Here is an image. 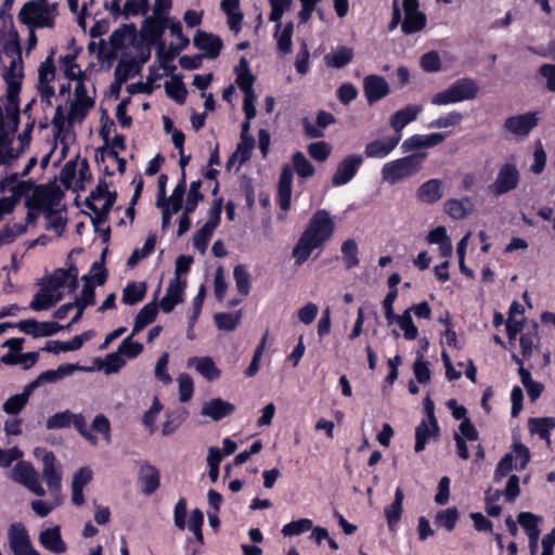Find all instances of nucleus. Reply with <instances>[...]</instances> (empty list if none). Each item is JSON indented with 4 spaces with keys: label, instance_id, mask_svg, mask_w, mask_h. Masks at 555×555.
Instances as JSON below:
<instances>
[{
    "label": "nucleus",
    "instance_id": "55",
    "mask_svg": "<svg viewBox=\"0 0 555 555\" xmlns=\"http://www.w3.org/2000/svg\"><path fill=\"white\" fill-rule=\"evenodd\" d=\"M35 186V182L33 180H23L18 181L15 185L11 188L12 195L8 196L9 201L12 203L15 208L22 197L29 196L33 188Z\"/></svg>",
    "mask_w": 555,
    "mask_h": 555
},
{
    "label": "nucleus",
    "instance_id": "6",
    "mask_svg": "<svg viewBox=\"0 0 555 555\" xmlns=\"http://www.w3.org/2000/svg\"><path fill=\"white\" fill-rule=\"evenodd\" d=\"M335 223L328 211L325 209L317 210L309 224L297 243H325L334 232Z\"/></svg>",
    "mask_w": 555,
    "mask_h": 555
},
{
    "label": "nucleus",
    "instance_id": "1",
    "mask_svg": "<svg viewBox=\"0 0 555 555\" xmlns=\"http://www.w3.org/2000/svg\"><path fill=\"white\" fill-rule=\"evenodd\" d=\"M62 192L57 186L49 184H35L29 196L24 201L27 209L25 221L36 224L40 215L59 205Z\"/></svg>",
    "mask_w": 555,
    "mask_h": 555
},
{
    "label": "nucleus",
    "instance_id": "33",
    "mask_svg": "<svg viewBox=\"0 0 555 555\" xmlns=\"http://www.w3.org/2000/svg\"><path fill=\"white\" fill-rule=\"evenodd\" d=\"M405 17L401 23V30L405 35H411L421 31L425 28L427 23L426 15L418 9H403Z\"/></svg>",
    "mask_w": 555,
    "mask_h": 555
},
{
    "label": "nucleus",
    "instance_id": "31",
    "mask_svg": "<svg viewBox=\"0 0 555 555\" xmlns=\"http://www.w3.org/2000/svg\"><path fill=\"white\" fill-rule=\"evenodd\" d=\"M138 480L141 491L150 495L159 487V473L156 467L145 463L140 467Z\"/></svg>",
    "mask_w": 555,
    "mask_h": 555
},
{
    "label": "nucleus",
    "instance_id": "48",
    "mask_svg": "<svg viewBox=\"0 0 555 555\" xmlns=\"http://www.w3.org/2000/svg\"><path fill=\"white\" fill-rule=\"evenodd\" d=\"M46 220V229L48 231H53L57 235L62 234L66 228V218L62 217V215L53 208L47 211L44 215Z\"/></svg>",
    "mask_w": 555,
    "mask_h": 555
},
{
    "label": "nucleus",
    "instance_id": "15",
    "mask_svg": "<svg viewBox=\"0 0 555 555\" xmlns=\"http://www.w3.org/2000/svg\"><path fill=\"white\" fill-rule=\"evenodd\" d=\"M402 133H395L391 137L384 139H375L366 143L364 147V155L367 158H385L387 157L399 144Z\"/></svg>",
    "mask_w": 555,
    "mask_h": 555
},
{
    "label": "nucleus",
    "instance_id": "57",
    "mask_svg": "<svg viewBox=\"0 0 555 555\" xmlns=\"http://www.w3.org/2000/svg\"><path fill=\"white\" fill-rule=\"evenodd\" d=\"M271 12L269 20L275 23V31L281 28V18L291 7L292 0H269Z\"/></svg>",
    "mask_w": 555,
    "mask_h": 555
},
{
    "label": "nucleus",
    "instance_id": "28",
    "mask_svg": "<svg viewBox=\"0 0 555 555\" xmlns=\"http://www.w3.org/2000/svg\"><path fill=\"white\" fill-rule=\"evenodd\" d=\"M438 433V424L435 415L429 412V420L423 421L415 429V446L416 452H421L425 449L426 443L430 438L435 437Z\"/></svg>",
    "mask_w": 555,
    "mask_h": 555
},
{
    "label": "nucleus",
    "instance_id": "27",
    "mask_svg": "<svg viewBox=\"0 0 555 555\" xmlns=\"http://www.w3.org/2000/svg\"><path fill=\"white\" fill-rule=\"evenodd\" d=\"M81 367L76 364H64L59 366L56 370H48L42 372L35 380L28 384L29 389L33 391L38 388L40 385L46 383H54L57 382L65 376L70 375L76 370H80Z\"/></svg>",
    "mask_w": 555,
    "mask_h": 555
},
{
    "label": "nucleus",
    "instance_id": "38",
    "mask_svg": "<svg viewBox=\"0 0 555 555\" xmlns=\"http://www.w3.org/2000/svg\"><path fill=\"white\" fill-rule=\"evenodd\" d=\"M157 311L158 309L155 301L146 304L135 317L132 335H137L146 325L151 324L155 320Z\"/></svg>",
    "mask_w": 555,
    "mask_h": 555
},
{
    "label": "nucleus",
    "instance_id": "14",
    "mask_svg": "<svg viewBox=\"0 0 555 555\" xmlns=\"http://www.w3.org/2000/svg\"><path fill=\"white\" fill-rule=\"evenodd\" d=\"M363 90L370 105L387 96L390 92L388 82L383 76L367 75L363 80Z\"/></svg>",
    "mask_w": 555,
    "mask_h": 555
},
{
    "label": "nucleus",
    "instance_id": "12",
    "mask_svg": "<svg viewBox=\"0 0 555 555\" xmlns=\"http://www.w3.org/2000/svg\"><path fill=\"white\" fill-rule=\"evenodd\" d=\"M22 91V85L17 83H10V86H7V91L4 99L7 101L5 103V113H7V119L8 124H5V128L8 127V130L11 132H16L18 130L20 126V94Z\"/></svg>",
    "mask_w": 555,
    "mask_h": 555
},
{
    "label": "nucleus",
    "instance_id": "58",
    "mask_svg": "<svg viewBox=\"0 0 555 555\" xmlns=\"http://www.w3.org/2000/svg\"><path fill=\"white\" fill-rule=\"evenodd\" d=\"M294 33V24L293 22H287L284 25L283 30L279 34V31L274 34L278 37V49L283 54H288L292 52V37Z\"/></svg>",
    "mask_w": 555,
    "mask_h": 555
},
{
    "label": "nucleus",
    "instance_id": "24",
    "mask_svg": "<svg viewBox=\"0 0 555 555\" xmlns=\"http://www.w3.org/2000/svg\"><path fill=\"white\" fill-rule=\"evenodd\" d=\"M234 405L220 398L205 401L201 409V414L210 417L212 421H220L234 411Z\"/></svg>",
    "mask_w": 555,
    "mask_h": 555
},
{
    "label": "nucleus",
    "instance_id": "35",
    "mask_svg": "<svg viewBox=\"0 0 555 555\" xmlns=\"http://www.w3.org/2000/svg\"><path fill=\"white\" fill-rule=\"evenodd\" d=\"M441 186L439 179H430L418 188L417 197L424 203L434 204L442 197Z\"/></svg>",
    "mask_w": 555,
    "mask_h": 555
},
{
    "label": "nucleus",
    "instance_id": "53",
    "mask_svg": "<svg viewBox=\"0 0 555 555\" xmlns=\"http://www.w3.org/2000/svg\"><path fill=\"white\" fill-rule=\"evenodd\" d=\"M138 70L139 68L137 67V64L133 59H121L115 68L114 78L122 82H126L129 78L133 77Z\"/></svg>",
    "mask_w": 555,
    "mask_h": 555
},
{
    "label": "nucleus",
    "instance_id": "21",
    "mask_svg": "<svg viewBox=\"0 0 555 555\" xmlns=\"http://www.w3.org/2000/svg\"><path fill=\"white\" fill-rule=\"evenodd\" d=\"M185 285V281L181 278H175L170 281L166 294L160 300V307L165 313L171 312L175 306L183 300Z\"/></svg>",
    "mask_w": 555,
    "mask_h": 555
},
{
    "label": "nucleus",
    "instance_id": "42",
    "mask_svg": "<svg viewBox=\"0 0 555 555\" xmlns=\"http://www.w3.org/2000/svg\"><path fill=\"white\" fill-rule=\"evenodd\" d=\"M157 50V57L160 62V65L168 72L172 73L176 69L175 65H168L171 63L175 57L183 50L180 49L179 46L170 44L169 48H166V42H162L158 47H156Z\"/></svg>",
    "mask_w": 555,
    "mask_h": 555
},
{
    "label": "nucleus",
    "instance_id": "36",
    "mask_svg": "<svg viewBox=\"0 0 555 555\" xmlns=\"http://www.w3.org/2000/svg\"><path fill=\"white\" fill-rule=\"evenodd\" d=\"M404 499V493L401 488H397L395 492L393 502L385 507V517L387 520V525L390 530H392L400 520L402 513V503Z\"/></svg>",
    "mask_w": 555,
    "mask_h": 555
},
{
    "label": "nucleus",
    "instance_id": "41",
    "mask_svg": "<svg viewBox=\"0 0 555 555\" xmlns=\"http://www.w3.org/2000/svg\"><path fill=\"white\" fill-rule=\"evenodd\" d=\"M518 373L521 384L525 387L530 401H535L541 396L544 386L541 383L533 380L529 370L525 369L521 365L518 369Z\"/></svg>",
    "mask_w": 555,
    "mask_h": 555
},
{
    "label": "nucleus",
    "instance_id": "17",
    "mask_svg": "<svg viewBox=\"0 0 555 555\" xmlns=\"http://www.w3.org/2000/svg\"><path fill=\"white\" fill-rule=\"evenodd\" d=\"M38 541L44 550L53 554H64L67 551V544L62 539L60 526L46 528L40 531Z\"/></svg>",
    "mask_w": 555,
    "mask_h": 555
},
{
    "label": "nucleus",
    "instance_id": "11",
    "mask_svg": "<svg viewBox=\"0 0 555 555\" xmlns=\"http://www.w3.org/2000/svg\"><path fill=\"white\" fill-rule=\"evenodd\" d=\"M363 156L360 154H349L345 156L337 165L332 176L333 186H341L349 183L358 173L363 164Z\"/></svg>",
    "mask_w": 555,
    "mask_h": 555
},
{
    "label": "nucleus",
    "instance_id": "52",
    "mask_svg": "<svg viewBox=\"0 0 555 555\" xmlns=\"http://www.w3.org/2000/svg\"><path fill=\"white\" fill-rule=\"evenodd\" d=\"M395 321L399 324L400 328L404 333V337L409 340H413L417 337L418 331L414 325L411 317V309H406L401 315H397Z\"/></svg>",
    "mask_w": 555,
    "mask_h": 555
},
{
    "label": "nucleus",
    "instance_id": "26",
    "mask_svg": "<svg viewBox=\"0 0 555 555\" xmlns=\"http://www.w3.org/2000/svg\"><path fill=\"white\" fill-rule=\"evenodd\" d=\"M188 367H193L199 375L208 380L218 379L221 371L210 357H192L186 361Z\"/></svg>",
    "mask_w": 555,
    "mask_h": 555
},
{
    "label": "nucleus",
    "instance_id": "16",
    "mask_svg": "<svg viewBox=\"0 0 555 555\" xmlns=\"http://www.w3.org/2000/svg\"><path fill=\"white\" fill-rule=\"evenodd\" d=\"M193 44L197 49L205 51V56H207L208 59L218 57L223 48V42L218 35L207 33L201 29H197V31L195 33L193 38Z\"/></svg>",
    "mask_w": 555,
    "mask_h": 555
},
{
    "label": "nucleus",
    "instance_id": "49",
    "mask_svg": "<svg viewBox=\"0 0 555 555\" xmlns=\"http://www.w3.org/2000/svg\"><path fill=\"white\" fill-rule=\"evenodd\" d=\"M519 525L526 530L528 537L540 535L538 524L541 518L530 512H521L517 516Z\"/></svg>",
    "mask_w": 555,
    "mask_h": 555
},
{
    "label": "nucleus",
    "instance_id": "4",
    "mask_svg": "<svg viewBox=\"0 0 555 555\" xmlns=\"http://www.w3.org/2000/svg\"><path fill=\"white\" fill-rule=\"evenodd\" d=\"M425 158L426 153H413L385 163L380 170L383 181L395 185L415 176L422 169Z\"/></svg>",
    "mask_w": 555,
    "mask_h": 555
},
{
    "label": "nucleus",
    "instance_id": "63",
    "mask_svg": "<svg viewBox=\"0 0 555 555\" xmlns=\"http://www.w3.org/2000/svg\"><path fill=\"white\" fill-rule=\"evenodd\" d=\"M179 384V400L181 402H188L194 391V383L190 375L182 373L177 378Z\"/></svg>",
    "mask_w": 555,
    "mask_h": 555
},
{
    "label": "nucleus",
    "instance_id": "25",
    "mask_svg": "<svg viewBox=\"0 0 555 555\" xmlns=\"http://www.w3.org/2000/svg\"><path fill=\"white\" fill-rule=\"evenodd\" d=\"M335 122V117L332 113L320 111L317 115V126L306 117L302 119L304 132L307 138L319 139L324 137L323 129Z\"/></svg>",
    "mask_w": 555,
    "mask_h": 555
},
{
    "label": "nucleus",
    "instance_id": "46",
    "mask_svg": "<svg viewBox=\"0 0 555 555\" xmlns=\"http://www.w3.org/2000/svg\"><path fill=\"white\" fill-rule=\"evenodd\" d=\"M292 162L294 170L300 178L306 179L314 175V166L308 160L302 152H295L292 156Z\"/></svg>",
    "mask_w": 555,
    "mask_h": 555
},
{
    "label": "nucleus",
    "instance_id": "54",
    "mask_svg": "<svg viewBox=\"0 0 555 555\" xmlns=\"http://www.w3.org/2000/svg\"><path fill=\"white\" fill-rule=\"evenodd\" d=\"M150 11L149 0H126L122 8V16L146 15Z\"/></svg>",
    "mask_w": 555,
    "mask_h": 555
},
{
    "label": "nucleus",
    "instance_id": "9",
    "mask_svg": "<svg viewBox=\"0 0 555 555\" xmlns=\"http://www.w3.org/2000/svg\"><path fill=\"white\" fill-rule=\"evenodd\" d=\"M8 542L13 555H41L30 540L22 522H13L8 529Z\"/></svg>",
    "mask_w": 555,
    "mask_h": 555
},
{
    "label": "nucleus",
    "instance_id": "60",
    "mask_svg": "<svg viewBox=\"0 0 555 555\" xmlns=\"http://www.w3.org/2000/svg\"><path fill=\"white\" fill-rule=\"evenodd\" d=\"M78 52H74L70 54H66L61 56L60 61L64 67V75L69 80H75L79 77H83V73L79 69L77 73L75 68H78V64L76 63Z\"/></svg>",
    "mask_w": 555,
    "mask_h": 555
},
{
    "label": "nucleus",
    "instance_id": "23",
    "mask_svg": "<svg viewBox=\"0 0 555 555\" xmlns=\"http://www.w3.org/2000/svg\"><path fill=\"white\" fill-rule=\"evenodd\" d=\"M47 283L56 291H60L61 287H67L69 292H73L78 285V271L75 267L57 269Z\"/></svg>",
    "mask_w": 555,
    "mask_h": 555
},
{
    "label": "nucleus",
    "instance_id": "40",
    "mask_svg": "<svg viewBox=\"0 0 555 555\" xmlns=\"http://www.w3.org/2000/svg\"><path fill=\"white\" fill-rule=\"evenodd\" d=\"M33 392L27 385L23 392L11 396L8 400H5L2 404V410L7 414H17L20 413L28 402L29 396Z\"/></svg>",
    "mask_w": 555,
    "mask_h": 555
},
{
    "label": "nucleus",
    "instance_id": "10",
    "mask_svg": "<svg viewBox=\"0 0 555 555\" xmlns=\"http://www.w3.org/2000/svg\"><path fill=\"white\" fill-rule=\"evenodd\" d=\"M11 478L26 487L30 492L38 496H43L46 491L41 486L38 473L34 466L27 462H18L10 472Z\"/></svg>",
    "mask_w": 555,
    "mask_h": 555
},
{
    "label": "nucleus",
    "instance_id": "64",
    "mask_svg": "<svg viewBox=\"0 0 555 555\" xmlns=\"http://www.w3.org/2000/svg\"><path fill=\"white\" fill-rule=\"evenodd\" d=\"M162 409L163 405L158 399L155 398L151 408L143 415V425L150 434H153L156 429V420Z\"/></svg>",
    "mask_w": 555,
    "mask_h": 555
},
{
    "label": "nucleus",
    "instance_id": "47",
    "mask_svg": "<svg viewBox=\"0 0 555 555\" xmlns=\"http://www.w3.org/2000/svg\"><path fill=\"white\" fill-rule=\"evenodd\" d=\"M242 312L236 311L234 313H216L214 319L217 327L223 331H234L240 324Z\"/></svg>",
    "mask_w": 555,
    "mask_h": 555
},
{
    "label": "nucleus",
    "instance_id": "2",
    "mask_svg": "<svg viewBox=\"0 0 555 555\" xmlns=\"http://www.w3.org/2000/svg\"><path fill=\"white\" fill-rule=\"evenodd\" d=\"M11 23V28L8 31L7 39L0 50L7 57H10V64L3 66L2 78L7 86L10 83L23 85L24 79V63L22 59V46L18 31L13 25L12 16L8 15Z\"/></svg>",
    "mask_w": 555,
    "mask_h": 555
},
{
    "label": "nucleus",
    "instance_id": "30",
    "mask_svg": "<svg viewBox=\"0 0 555 555\" xmlns=\"http://www.w3.org/2000/svg\"><path fill=\"white\" fill-rule=\"evenodd\" d=\"M421 105H406L404 108L397 111L390 117V126L396 133H401L402 129L415 120L418 114L422 112Z\"/></svg>",
    "mask_w": 555,
    "mask_h": 555
},
{
    "label": "nucleus",
    "instance_id": "62",
    "mask_svg": "<svg viewBox=\"0 0 555 555\" xmlns=\"http://www.w3.org/2000/svg\"><path fill=\"white\" fill-rule=\"evenodd\" d=\"M513 453L514 455V464H515V468L516 469H524L529 461H530V452H529V449L520 443V442H515L513 444V451L511 452Z\"/></svg>",
    "mask_w": 555,
    "mask_h": 555
},
{
    "label": "nucleus",
    "instance_id": "19",
    "mask_svg": "<svg viewBox=\"0 0 555 555\" xmlns=\"http://www.w3.org/2000/svg\"><path fill=\"white\" fill-rule=\"evenodd\" d=\"M292 185H293V169L285 165L282 168L279 182H278V194L276 203L279 207L286 211L291 208L292 199Z\"/></svg>",
    "mask_w": 555,
    "mask_h": 555
},
{
    "label": "nucleus",
    "instance_id": "18",
    "mask_svg": "<svg viewBox=\"0 0 555 555\" xmlns=\"http://www.w3.org/2000/svg\"><path fill=\"white\" fill-rule=\"evenodd\" d=\"M42 477L49 490L55 494L61 489L62 474L55 464V456L52 452H46L42 456Z\"/></svg>",
    "mask_w": 555,
    "mask_h": 555
},
{
    "label": "nucleus",
    "instance_id": "7",
    "mask_svg": "<svg viewBox=\"0 0 555 555\" xmlns=\"http://www.w3.org/2000/svg\"><path fill=\"white\" fill-rule=\"evenodd\" d=\"M73 425L79 435L91 446H96L99 438L95 434L88 430L86 418L82 414H75L69 410H65L53 414L47 420L48 429H61Z\"/></svg>",
    "mask_w": 555,
    "mask_h": 555
},
{
    "label": "nucleus",
    "instance_id": "8",
    "mask_svg": "<svg viewBox=\"0 0 555 555\" xmlns=\"http://www.w3.org/2000/svg\"><path fill=\"white\" fill-rule=\"evenodd\" d=\"M520 171L514 159L507 160L499 167L494 181L489 184L488 190L494 197H500L518 188Z\"/></svg>",
    "mask_w": 555,
    "mask_h": 555
},
{
    "label": "nucleus",
    "instance_id": "43",
    "mask_svg": "<svg viewBox=\"0 0 555 555\" xmlns=\"http://www.w3.org/2000/svg\"><path fill=\"white\" fill-rule=\"evenodd\" d=\"M165 90L169 98L175 100L178 104H184L188 95V90L182 81V77L173 76L171 81L165 83Z\"/></svg>",
    "mask_w": 555,
    "mask_h": 555
},
{
    "label": "nucleus",
    "instance_id": "56",
    "mask_svg": "<svg viewBox=\"0 0 555 555\" xmlns=\"http://www.w3.org/2000/svg\"><path fill=\"white\" fill-rule=\"evenodd\" d=\"M55 49H51L49 55L39 65L38 68V81L48 82V80H54L56 68L54 65Z\"/></svg>",
    "mask_w": 555,
    "mask_h": 555
},
{
    "label": "nucleus",
    "instance_id": "44",
    "mask_svg": "<svg viewBox=\"0 0 555 555\" xmlns=\"http://www.w3.org/2000/svg\"><path fill=\"white\" fill-rule=\"evenodd\" d=\"M145 292V283L132 282L124 288L121 300L126 305L133 306L144 298Z\"/></svg>",
    "mask_w": 555,
    "mask_h": 555
},
{
    "label": "nucleus",
    "instance_id": "29",
    "mask_svg": "<svg viewBox=\"0 0 555 555\" xmlns=\"http://www.w3.org/2000/svg\"><path fill=\"white\" fill-rule=\"evenodd\" d=\"M167 29V25L155 23L149 18H145L141 24L140 36L141 39L147 46L158 47L164 42V34Z\"/></svg>",
    "mask_w": 555,
    "mask_h": 555
},
{
    "label": "nucleus",
    "instance_id": "45",
    "mask_svg": "<svg viewBox=\"0 0 555 555\" xmlns=\"http://www.w3.org/2000/svg\"><path fill=\"white\" fill-rule=\"evenodd\" d=\"M91 434L95 433L101 435L102 439L106 444L112 441V429L109 420L104 414H98L91 422L90 429Z\"/></svg>",
    "mask_w": 555,
    "mask_h": 555
},
{
    "label": "nucleus",
    "instance_id": "37",
    "mask_svg": "<svg viewBox=\"0 0 555 555\" xmlns=\"http://www.w3.org/2000/svg\"><path fill=\"white\" fill-rule=\"evenodd\" d=\"M353 49L339 46L333 53L325 55L324 60L327 66L333 68H343L347 66L353 59Z\"/></svg>",
    "mask_w": 555,
    "mask_h": 555
},
{
    "label": "nucleus",
    "instance_id": "5",
    "mask_svg": "<svg viewBox=\"0 0 555 555\" xmlns=\"http://www.w3.org/2000/svg\"><path fill=\"white\" fill-rule=\"evenodd\" d=\"M478 92L479 87L476 80L467 77L460 78L446 90L436 93L431 98V104L440 106L473 100Z\"/></svg>",
    "mask_w": 555,
    "mask_h": 555
},
{
    "label": "nucleus",
    "instance_id": "50",
    "mask_svg": "<svg viewBox=\"0 0 555 555\" xmlns=\"http://www.w3.org/2000/svg\"><path fill=\"white\" fill-rule=\"evenodd\" d=\"M312 529V520L309 518H301L291 521L283 526L281 532L284 537H297L304 532Z\"/></svg>",
    "mask_w": 555,
    "mask_h": 555
},
{
    "label": "nucleus",
    "instance_id": "34",
    "mask_svg": "<svg viewBox=\"0 0 555 555\" xmlns=\"http://www.w3.org/2000/svg\"><path fill=\"white\" fill-rule=\"evenodd\" d=\"M137 35H138L137 26L133 23L122 24L111 34L109 43H111L112 48L115 51H117L125 47L127 39H129L130 42L134 44Z\"/></svg>",
    "mask_w": 555,
    "mask_h": 555
},
{
    "label": "nucleus",
    "instance_id": "59",
    "mask_svg": "<svg viewBox=\"0 0 555 555\" xmlns=\"http://www.w3.org/2000/svg\"><path fill=\"white\" fill-rule=\"evenodd\" d=\"M413 374L421 384H427L430 380L429 363L424 360L422 352H417L416 360L413 363Z\"/></svg>",
    "mask_w": 555,
    "mask_h": 555
},
{
    "label": "nucleus",
    "instance_id": "61",
    "mask_svg": "<svg viewBox=\"0 0 555 555\" xmlns=\"http://www.w3.org/2000/svg\"><path fill=\"white\" fill-rule=\"evenodd\" d=\"M233 275L238 293L243 296H247L250 289V280L246 269L243 266H236Z\"/></svg>",
    "mask_w": 555,
    "mask_h": 555
},
{
    "label": "nucleus",
    "instance_id": "39",
    "mask_svg": "<svg viewBox=\"0 0 555 555\" xmlns=\"http://www.w3.org/2000/svg\"><path fill=\"white\" fill-rule=\"evenodd\" d=\"M528 426L531 434L539 435L547 444L551 443L550 431L555 428L554 417L530 418Z\"/></svg>",
    "mask_w": 555,
    "mask_h": 555
},
{
    "label": "nucleus",
    "instance_id": "32",
    "mask_svg": "<svg viewBox=\"0 0 555 555\" xmlns=\"http://www.w3.org/2000/svg\"><path fill=\"white\" fill-rule=\"evenodd\" d=\"M93 473L89 467L79 468L72 481V501L75 505H81L85 502L83 487L92 480Z\"/></svg>",
    "mask_w": 555,
    "mask_h": 555
},
{
    "label": "nucleus",
    "instance_id": "22",
    "mask_svg": "<svg viewBox=\"0 0 555 555\" xmlns=\"http://www.w3.org/2000/svg\"><path fill=\"white\" fill-rule=\"evenodd\" d=\"M63 298L60 291L54 289L48 283L34 296L29 308L34 311L47 310Z\"/></svg>",
    "mask_w": 555,
    "mask_h": 555
},
{
    "label": "nucleus",
    "instance_id": "20",
    "mask_svg": "<svg viewBox=\"0 0 555 555\" xmlns=\"http://www.w3.org/2000/svg\"><path fill=\"white\" fill-rule=\"evenodd\" d=\"M17 327L22 332L35 337L51 336L64 328L55 322H38L34 319L20 321Z\"/></svg>",
    "mask_w": 555,
    "mask_h": 555
},
{
    "label": "nucleus",
    "instance_id": "3",
    "mask_svg": "<svg viewBox=\"0 0 555 555\" xmlns=\"http://www.w3.org/2000/svg\"><path fill=\"white\" fill-rule=\"evenodd\" d=\"M56 16V3H50L48 0H29L21 8L17 20L25 26L53 28Z\"/></svg>",
    "mask_w": 555,
    "mask_h": 555
},
{
    "label": "nucleus",
    "instance_id": "13",
    "mask_svg": "<svg viewBox=\"0 0 555 555\" xmlns=\"http://www.w3.org/2000/svg\"><path fill=\"white\" fill-rule=\"evenodd\" d=\"M539 118L535 112H528L516 116L507 117L504 121V129L512 134L526 137L537 127Z\"/></svg>",
    "mask_w": 555,
    "mask_h": 555
},
{
    "label": "nucleus",
    "instance_id": "51",
    "mask_svg": "<svg viewBox=\"0 0 555 555\" xmlns=\"http://www.w3.org/2000/svg\"><path fill=\"white\" fill-rule=\"evenodd\" d=\"M93 100H76V102H74L69 108V121H82L87 117L89 111L93 107Z\"/></svg>",
    "mask_w": 555,
    "mask_h": 555
}]
</instances>
